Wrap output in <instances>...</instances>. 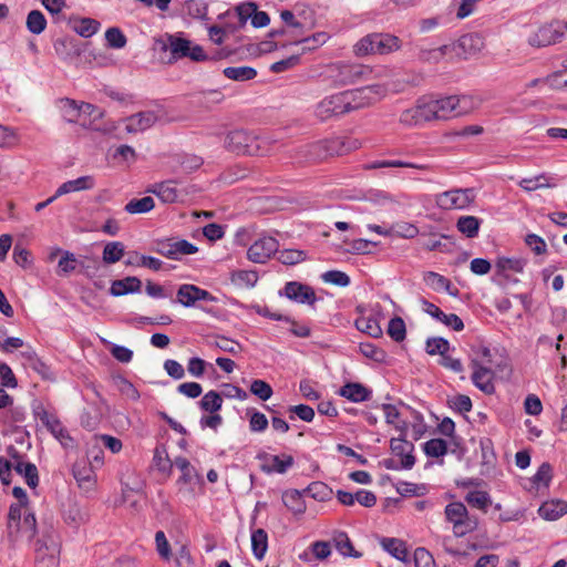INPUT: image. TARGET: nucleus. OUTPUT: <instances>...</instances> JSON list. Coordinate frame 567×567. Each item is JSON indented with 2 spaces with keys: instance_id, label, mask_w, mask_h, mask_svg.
I'll return each mask as SVG.
<instances>
[{
  "instance_id": "c9c22d12",
  "label": "nucleus",
  "mask_w": 567,
  "mask_h": 567,
  "mask_svg": "<svg viewBox=\"0 0 567 567\" xmlns=\"http://www.w3.org/2000/svg\"><path fill=\"white\" fill-rule=\"evenodd\" d=\"M251 549L257 559H262L268 549V535L265 529L258 528L251 533Z\"/></svg>"
},
{
  "instance_id": "0e129e2a",
  "label": "nucleus",
  "mask_w": 567,
  "mask_h": 567,
  "mask_svg": "<svg viewBox=\"0 0 567 567\" xmlns=\"http://www.w3.org/2000/svg\"><path fill=\"white\" fill-rule=\"evenodd\" d=\"M553 477V468L551 465L547 462L543 463L535 475L532 477V483L536 487L545 486L547 487Z\"/></svg>"
},
{
  "instance_id": "412c9836",
  "label": "nucleus",
  "mask_w": 567,
  "mask_h": 567,
  "mask_svg": "<svg viewBox=\"0 0 567 567\" xmlns=\"http://www.w3.org/2000/svg\"><path fill=\"white\" fill-rule=\"evenodd\" d=\"M423 305L426 313L441 321L445 326L451 327L454 331H462L464 329V323L457 315H446L437 306L426 300L423 301Z\"/></svg>"
},
{
  "instance_id": "864d4df0",
  "label": "nucleus",
  "mask_w": 567,
  "mask_h": 567,
  "mask_svg": "<svg viewBox=\"0 0 567 567\" xmlns=\"http://www.w3.org/2000/svg\"><path fill=\"white\" fill-rule=\"evenodd\" d=\"M518 185L526 192L553 187L545 174H539L530 178H523L518 182Z\"/></svg>"
},
{
  "instance_id": "6e6552de",
  "label": "nucleus",
  "mask_w": 567,
  "mask_h": 567,
  "mask_svg": "<svg viewBox=\"0 0 567 567\" xmlns=\"http://www.w3.org/2000/svg\"><path fill=\"white\" fill-rule=\"evenodd\" d=\"M473 188H455L436 195V205L444 210L464 209L474 202Z\"/></svg>"
},
{
  "instance_id": "20e7f679",
  "label": "nucleus",
  "mask_w": 567,
  "mask_h": 567,
  "mask_svg": "<svg viewBox=\"0 0 567 567\" xmlns=\"http://www.w3.org/2000/svg\"><path fill=\"white\" fill-rule=\"evenodd\" d=\"M225 147L237 155L265 156L269 146L267 142L251 132L235 130L225 138Z\"/></svg>"
},
{
  "instance_id": "a878e982",
  "label": "nucleus",
  "mask_w": 567,
  "mask_h": 567,
  "mask_svg": "<svg viewBox=\"0 0 567 567\" xmlns=\"http://www.w3.org/2000/svg\"><path fill=\"white\" fill-rule=\"evenodd\" d=\"M142 281L137 277H126L124 279L114 280L110 288V293L114 297L124 296L127 293L140 292Z\"/></svg>"
},
{
  "instance_id": "e2e57ef3",
  "label": "nucleus",
  "mask_w": 567,
  "mask_h": 567,
  "mask_svg": "<svg viewBox=\"0 0 567 567\" xmlns=\"http://www.w3.org/2000/svg\"><path fill=\"white\" fill-rule=\"evenodd\" d=\"M360 351L364 357L373 360L374 362L384 363L386 361V357H388L386 352L384 350L378 348L373 343H370V342L360 343Z\"/></svg>"
},
{
  "instance_id": "79ce46f5",
  "label": "nucleus",
  "mask_w": 567,
  "mask_h": 567,
  "mask_svg": "<svg viewBox=\"0 0 567 567\" xmlns=\"http://www.w3.org/2000/svg\"><path fill=\"white\" fill-rule=\"evenodd\" d=\"M21 357L25 360V363L33 369L35 372L41 374L43 378L50 377V368L47 365L33 350H27L21 352Z\"/></svg>"
},
{
  "instance_id": "ea45409f",
  "label": "nucleus",
  "mask_w": 567,
  "mask_h": 567,
  "mask_svg": "<svg viewBox=\"0 0 567 567\" xmlns=\"http://www.w3.org/2000/svg\"><path fill=\"white\" fill-rule=\"evenodd\" d=\"M223 74L229 80L244 82L255 79L257 71L251 66H228Z\"/></svg>"
},
{
  "instance_id": "3c124183",
  "label": "nucleus",
  "mask_w": 567,
  "mask_h": 567,
  "mask_svg": "<svg viewBox=\"0 0 567 567\" xmlns=\"http://www.w3.org/2000/svg\"><path fill=\"white\" fill-rule=\"evenodd\" d=\"M445 519L452 525L468 515L466 506L462 502H452L445 506Z\"/></svg>"
},
{
  "instance_id": "bf43d9fd",
  "label": "nucleus",
  "mask_w": 567,
  "mask_h": 567,
  "mask_svg": "<svg viewBox=\"0 0 567 567\" xmlns=\"http://www.w3.org/2000/svg\"><path fill=\"white\" fill-rule=\"evenodd\" d=\"M391 236L402 237L406 239L414 238L419 234V229L415 225L400 221L390 227Z\"/></svg>"
},
{
  "instance_id": "1a4fd4ad",
  "label": "nucleus",
  "mask_w": 567,
  "mask_h": 567,
  "mask_svg": "<svg viewBox=\"0 0 567 567\" xmlns=\"http://www.w3.org/2000/svg\"><path fill=\"white\" fill-rule=\"evenodd\" d=\"M451 59L467 60L484 48V39L478 33H466L458 38L457 41L449 44Z\"/></svg>"
},
{
  "instance_id": "2eb2a0df",
  "label": "nucleus",
  "mask_w": 567,
  "mask_h": 567,
  "mask_svg": "<svg viewBox=\"0 0 567 567\" xmlns=\"http://www.w3.org/2000/svg\"><path fill=\"white\" fill-rule=\"evenodd\" d=\"M281 296L298 303L313 306L317 301V296L312 287L299 281H288L284 290L280 291Z\"/></svg>"
},
{
  "instance_id": "2f4dec72",
  "label": "nucleus",
  "mask_w": 567,
  "mask_h": 567,
  "mask_svg": "<svg viewBox=\"0 0 567 567\" xmlns=\"http://www.w3.org/2000/svg\"><path fill=\"white\" fill-rule=\"evenodd\" d=\"M332 542L337 550L346 557L359 558L361 553L357 551L346 532L337 530L333 533Z\"/></svg>"
},
{
  "instance_id": "4468645a",
  "label": "nucleus",
  "mask_w": 567,
  "mask_h": 567,
  "mask_svg": "<svg viewBox=\"0 0 567 567\" xmlns=\"http://www.w3.org/2000/svg\"><path fill=\"white\" fill-rule=\"evenodd\" d=\"M336 69L338 73L334 75V82L340 86L354 84L372 73L369 66L362 64L341 63Z\"/></svg>"
},
{
  "instance_id": "a19ab883",
  "label": "nucleus",
  "mask_w": 567,
  "mask_h": 567,
  "mask_svg": "<svg viewBox=\"0 0 567 567\" xmlns=\"http://www.w3.org/2000/svg\"><path fill=\"white\" fill-rule=\"evenodd\" d=\"M425 284L431 287L435 291L445 290L450 295L455 296L457 290L455 292L451 291V281L450 279L445 278L444 276L434 272V271H427L424 274L423 277Z\"/></svg>"
},
{
  "instance_id": "052dcab7",
  "label": "nucleus",
  "mask_w": 567,
  "mask_h": 567,
  "mask_svg": "<svg viewBox=\"0 0 567 567\" xmlns=\"http://www.w3.org/2000/svg\"><path fill=\"white\" fill-rule=\"evenodd\" d=\"M388 334L395 342H401L405 339L406 328L402 318L394 317L389 321L388 324Z\"/></svg>"
},
{
  "instance_id": "423d86ee",
  "label": "nucleus",
  "mask_w": 567,
  "mask_h": 567,
  "mask_svg": "<svg viewBox=\"0 0 567 567\" xmlns=\"http://www.w3.org/2000/svg\"><path fill=\"white\" fill-rule=\"evenodd\" d=\"M343 97L348 113L365 107L375 102L386 93V87L382 84H373L355 90L343 91Z\"/></svg>"
},
{
  "instance_id": "a18cd8bd",
  "label": "nucleus",
  "mask_w": 567,
  "mask_h": 567,
  "mask_svg": "<svg viewBox=\"0 0 567 567\" xmlns=\"http://www.w3.org/2000/svg\"><path fill=\"white\" fill-rule=\"evenodd\" d=\"M155 207L154 199L151 196H145L143 198H134L131 199L124 207L125 212L128 214H145L151 212Z\"/></svg>"
},
{
  "instance_id": "c756f323",
  "label": "nucleus",
  "mask_w": 567,
  "mask_h": 567,
  "mask_svg": "<svg viewBox=\"0 0 567 567\" xmlns=\"http://www.w3.org/2000/svg\"><path fill=\"white\" fill-rule=\"evenodd\" d=\"M95 186V179L91 175L81 176L76 179H71L59 186L56 195H65L73 192L92 189Z\"/></svg>"
},
{
  "instance_id": "69168bd1",
  "label": "nucleus",
  "mask_w": 567,
  "mask_h": 567,
  "mask_svg": "<svg viewBox=\"0 0 567 567\" xmlns=\"http://www.w3.org/2000/svg\"><path fill=\"white\" fill-rule=\"evenodd\" d=\"M195 285L184 284L179 286L177 290V299L176 301L183 305L184 307H193L196 302V295L194 293Z\"/></svg>"
},
{
  "instance_id": "6e6d98bb",
  "label": "nucleus",
  "mask_w": 567,
  "mask_h": 567,
  "mask_svg": "<svg viewBox=\"0 0 567 567\" xmlns=\"http://www.w3.org/2000/svg\"><path fill=\"white\" fill-rule=\"evenodd\" d=\"M278 260L284 265H297L307 259V254L299 249H278Z\"/></svg>"
},
{
  "instance_id": "58836bf2",
  "label": "nucleus",
  "mask_w": 567,
  "mask_h": 567,
  "mask_svg": "<svg viewBox=\"0 0 567 567\" xmlns=\"http://www.w3.org/2000/svg\"><path fill=\"white\" fill-rule=\"evenodd\" d=\"M465 501L471 507L477 508L484 513H486L488 506L493 504L491 495L485 491L478 489L468 492L465 496Z\"/></svg>"
},
{
  "instance_id": "b1692460",
  "label": "nucleus",
  "mask_w": 567,
  "mask_h": 567,
  "mask_svg": "<svg viewBox=\"0 0 567 567\" xmlns=\"http://www.w3.org/2000/svg\"><path fill=\"white\" fill-rule=\"evenodd\" d=\"M338 394L351 402L360 403L370 400L372 391L358 382H348L342 385Z\"/></svg>"
},
{
  "instance_id": "4c0bfd02",
  "label": "nucleus",
  "mask_w": 567,
  "mask_h": 567,
  "mask_svg": "<svg viewBox=\"0 0 567 567\" xmlns=\"http://www.w3.org/2000/svg\"><path fill=\"white\" fill-rule=\"evenodd\" d=\"M282 502L285 506L293 514H302L306 511V504L299 491H287L282 494Z\"/></svg>"
},
{
  "instance_id": "f3484780",
  "label": "nucleus",
  "mask_w": 567,
  "mask_h": 567,
  "mask_svg": "<svg viewBox=\"0 0 567 567\" xmlns=\"http://www.w3.org/2000/svg\"><path fill=\"white\" fill-rule=\"evenodd\" d=\"M471 365L474 370L472 374L474 385L486 394L494 393V372L492 367L480 363L477 359H473Z\"/></svg>"
},
{
  "instance_id": "f03ea898",
  "label": "nucleus",
  "mask_w": 567,
  "mask_h": 567,
  "mask_svg": "<svg viewBox=\"0 0 567 567\" xmlns=\"http://www.w3.org/2000/svg\"><path fill=\"white\" fill-rule=\"evenodd\" d=\"M61 544L52 522L43 520L34 544L35 567H59Z\"/></svg>"
},
{
  "instance_id": "39448f33",
  "label": "nucleus",
  "mask_w": 567,
  "mask_h": 567,
  "mask_svg": "<svg viewBox=\"0 0 567 567\" xmlns=\"http://www.w3.org/2000/svg\"><path fill=\"white\" fill-rule=\"evenodd\" d=\"M401 47V40L389 33H370L361 38L353 47L357 56L371 54H389L398 51Z\"/></svg>"
},
{
  "instance_id": "de8ad7c7",
  "label": "nucleus",
  "mask_w": 567,
  "mask_h": 567,
  "mask_svg": "<svg viewBox=\"0 0 567 567\" xmlns=\"http://www.w3.org/2000/svg\"><path fill=\"white\" fill-rule=\"evenodd\" d=\"M27 29L33 34L42 33L47 28V19L39 10H32L27 16Z\"/></svg>"
},
{
  "instance_id": "393cba45",
  "label": "nucleus",
  "mask_w": 567,
  "mask_h": 567,
  "mask_svg": "<svg viewBox=\"0 0 567 567\" xmlns=\"http://www.w3.org/2000/svg\"><path fill=\"white\" fill-rule=\"evenodd\" d=\"M258 458H270L271 465L262 464L260 466L261 471L267 474L272 472L284 474L293 465L295 462L291 455H284V457H280L278 455L269 456L268 454L264 453L259 454Z\"/></svg>"
},
{
  "instance_id": "5fc2aeb1",
  "label": "nucleus",
  "mask_w": 567,
  "mask_h": 567,
  "mask_svg": "<svg viewBox=\"0 0 567 567\" xmlns=\"http://www.w3.org/2000/svg\"><path fill=\"white\" fill-rule=\"evenodd\" d=\"M426 456L441 457L447 453V444L443 439H431L423 445Z\"/></svg>"
},
{
  "instance_id": "5701e85b",
  "label": "nucleus",
  "mask_w": 567,
  "mask_h": 567,
  "mask_svg": "<svg viewBox=\"0 0 567 567\" xmlns=\"http://www.w3.org/2000/svg\"><path fill=\"white\" fill-rule=\"evenodd\" d=\"M157 121V115L152 111L140 112L126 118V131L128 133L143 132L152 127Z\"/></svg>"
},
{
  "instance_id": "13d9d810",
  "label": "nucleus",
  "mask_w": 567,
  "mask_h": 567,
  "mask_svg": "<svg viewBox=\"0 0 567 567\" xmlns=\"http://www.w3.org/2000/svg\"><path fill=\"white\" fill-rule=\"evenodd\" d=\"M99 28L100 23L96 20L91 18H83L74 24L73 29L79 35L83 38H90L97 32Z\"/></svg>"
},
{
  "instance_id": "9b49d317",
  "label": "nucleus",
  "mask_w": 567,
  "mask_h": 567,
  "mask_svg": "<svg viewBox=\"0 0 567 567\" xmlns=\"http://www.w3.org/2000/svg\"><path fill=\"white\" fill-rule=\"evenodd\" d=\"M34 416L39 419L48 431H50V433L64 446H69V443L73 442L68 430L62 425L59 417L55 414L48 412L42 405L34 409Z\"/></svg>"
},
{
  "instance_id": "680f3d73",
  "label": "nucleus",
  "mask_w": 567,
  "mask_h": 567,
  "mask_svg": "<svg viewBox=\"0 0 567 567\" xmlns=\"http://www.w3.org/2000/svg\"><path fill=\"white\" fill-rule=\"evenodd\" d=\"M80 104L72 99H62L61 100V110L63 112L64 118L70 123L78 122L81 113H80Z\"/></svg>"
},
{
  "instance_id": "c03bdc74",
  "label": "nucleus",
  "mask_w": 567,
  "mask_h": 567,
  "mask_svg": "<svg viewBox=\"0 0 567 567\" xmlns=\"http://www.w3.org/2000/svg\"><path fill=\"white\" fill-rule=\"evenodd\" d=\"M199 406L205 412L216 413L223 406V398L217 391L210 390L204 394L199 401Z\"/></svg>"
},
{
  "instance_id": "7ed1b4c3",
  "label": "nucleus",
  "mask_w": 567,
  "mask_h": 567,
  "mask_svg": "<svg viewBox=\"0 0 567 567\" xmlns=\"http://www.w3.org/2000/svg\"><path fill=\"white\" fill-rule=\"evenodd\" d=\"M359 147L357 140L333 137L318 141L305 146V158L309 162H321L332 156H342Z\"/></svg>"
},
{
  "instance_id": "774afa93",
  "label": "nucleus",
  "mask_w": 567,
  "mask_h": 567,
  "mask_svg": "<svg viewBox=\"0 0 567 567\" xmlns=\"http://www.w3.org/2000/svg\"><path fill=\"white\" fill-rule=\"evenodd\" d=\"M415 567H435V560L432 554L424 547H417L414 550Z\"/></svg>"
},
{
  "instance_id": "8fccbe9b",
  "label": "nucleus",
  "mask_w": 567,
  "mask_h": 567,
  "mask_svg": "<svg viewBox=\"0 0 567 567\" xmlns=\"http://www.w3.org/2000/svg\"><path fill=\"white\" fill-rule=\"evenodd\" d=\"M124 245L121 241H111L104 246L103 261L105 264H115L124 256Z\"/></svg>"
},
{
  "instance_id": "f704fd0d",
  "label": "nucleus",
  "mask_w": 567,
  "mask_h": 567,
  "mask_svg": "<svg viewBox=\"0 0 567 567\" xmlns=\"http://www.w3.org/2000/svg\"><path fill=\"white\" fill-rule=\"evenodd\" d=\"M481 219L475 216H461L457 219L456 228L467 238H475L478 235Z\"/></svg>"
},
{
  "instance_id": "49530a36",
  "label": "nucleus",
  "mask_w": 567,
  "mask_h": 567,
  "mask_svg": "<svg viewBox=\"0 0 567 567\" xmlns=\"http://www.w3.org/2000/svg\"><path fill=\"white\" fill-rule=\"evenodd\" d=\"M176 466L182 475L178 478V483L182 484H190L195 476H197V472L195 467L189 463V461L183 456H178L174 460L173 466Z\"/></svg>"
},
{
  "instance_id": "7c9ffc66",
  "label": "nucleus",
  "mask_w": 567,
  "mask_h": 567,
  "mask_svg": "<svg viewBox=\"0 0 567 567\" xmlns=\"http://www.w3.org/2000/svg\"><path fill=\"white\" fill-rule=\"evenodd\" d=\"M526 261L522 258L498 257L495 262L497 276L508 278L509 272H522Z\"/></svg>"
},
{
  "instance_id": "4be33fe9",
  "label": "nucleus",
  "mask_w": 567,
  "mask_h": 567,
  "mask_svg": "<svg viewBox=\"0 0 567 567\" xmlns=\"http://www.w3.org/2000/svg\"><path fill=\"white\" fill-rule=\"evenodd\" d=\"M12 457L16 461L13 464L14 471L24 477L30 488H35L39 485V472L35 464L23 461L18 453L13 454Z\"/></svg>"
},
{
  "instance_id": "6ab92c4d",
  "label": "nucleus",
  "mask_w": 567,
  "mask_h": 567,
  "mask_svg": "<svg viewBox=\"0 0 567 567\" xmlns=\"http://www.w3.org/2000/svg\"><path fill=\"white\" fill-rule=\"evenodd\" d=\"M72 473L81 488L91 489L95 484L93 465L85 458L78 460L72 467Z\"/></svg>"
},
{
  "instance_id": "37998d69",
  "label": "nucleus",
  "mask_w": 567,
  "mask_h": 567,
  "mask_svg": "<svg viewBox=\"0 0 567 567\" xmlns=\"http://www.w3.org/2000/svg\"><path fill=\"white\" fill-rule=\"evenodd\" d=\"M354 324L359 331L364 332L372 338H379L382 336V329L375 318L361 317L355 320Z\"/></svg>"
},
{
  "instance_id": "0eeeda50",
  "label": "nucleus",
  "mask_w": 567,
  "mask_h": 567,
  "mask_svg": "<svg viewBox=\"0 0 567 567\" xmlns=\"http://www.w3.org/2000/svg\"><path fill=\"white\" fill-rule=\"evenodd\" d=\"M567 35V21L551 20L543 24L529 37L528 43L542 48L556 44Z\"/></svg>"
},
{
  "instance_id": "72a5a7b5",
  "label": "nucleus",
  "mask_w": 567,
  "mask_h": 567,
  "mask_svg": "<svg viewBox=\"0 0 567 567\" xmlns=\"http://www.w3.org/2000/svg\"><path fill=\"white\" fill-rule=\"evenodd\" d=\"M230 281L239 288H252L258 281V272L255 270H234L230 272Z\"/></svg>"
},
{
  "instance_id": "dca6fc26",
  "label": "nucleus",
  "mask_w": 567,
  "mask_h": 567,
  "mask_svg": "<svg viewBox=\"0 0 567 567\" xmlns=\"http://www.w3.org/2000/svg\"><path fill=\"white\" fill-rule=\"evenodd\" d=\"M148 192L155 194L165 204L184 202L188 195L186 188H178L173 179L155 184Z\"/></svg>"
},
{
  "instance_id": "ddd939ff",
  "label": "nucleus",
  "mask_w": 567,
  "mask_h": 567,
  "mask_svg": "<svg viewBox=\"0 0 567 567\" xmlns=\"http://www.w3.org/2000/svg\"><path fill=\"white\" fill-rule=\"evenodd\" d=\"M344 114L348 111L342 92L324 97L316 106V115L321 121Z\"/></svg>"
},
{
  "instance_id": "603ef678",
  "label": "nucleus",
  "mask_w": 567,
  "mask_h": 567,
  "mask_svg": "<svg viewBox=\"0 0 567 567\" xmlns=\"http://www.w3.org/2000/svg\"><path fill=\"white\" fill-rule=\"evenodd\" d=\"M154 466L163 474L169 475L174 461L172 462L164 447H156L153 456Z\"/></svg>"
},
{
  "instance_id": "aec40b11",
  "label": "nucleus",
  "mask_w": 567,
  "mask_h": 567,
  "mask_svg": "<svg viewBox=\"0 0 567 567\" xmlns=\"http://www.w3.org/2000/svg\"><path fill=\"white\" fill-rule=\"evenodd\" d=\"M190 41L174 34H167V41L162 43V50L171 52L168 63L186 58L189 51Z\"/></svg>"
},
{
  "instance_id": "9d476101",
  "label": "nucleus",
  "mask_w": 567,
  "mask_h": 567,
  "mask_svg": "<svg viewBox=\"0 0 567 567\" xmlns=\"http://www.w3.org/2000/svg\"><path fill=\"white\" fill-rule=\"evenodd\" d=\"M38 533L34 513L25 512L23 518L17 522L16 530L7 523V539L10 547H16L22 539L32 540Z\"/></svg>"
},
{
  "instance_id": "f8f14e48",
  "label": "nucleus",
  "mask_w": 567,
  "mask_h": 567,
  "mask_svg": "<svg viewBox=\"0 0 567 567\" xmlns=\"http://www.w3.org/2000/svg\"><path fill=\"white\" fill-rule=\"evenodd\" d=\"M279 249L276 238L266 236L256 240L247 250V258L256 264L267 262Z\"/></svg>"
},
{
  "instance_id": "e433bc0d",
  "label": "nucleus",
  "mask_w": 567,
  "mask_h": 567,
  "mask_svg": "<svg viewBox=\"0 0 567 567\" xmlns=\"http://www.w3.org/2000/svg\"><path fill=\"white\" fill-rule=\"evenodd\" d=\"M445 56H449L451 59L449 44H444L433 49H420L417 53V59L420 61L430 63H437Z\"/></svg>"
},
{
  "instance_id": "338daca9",
  "label": "nucleus",
  "mask_w": 567,
  "mask_h": 567,
  "mask_svg": "<svg viewBox=\"0 0 567 567\" xmlns=\"http://www.w3.org/2000/svg\"><path fill=\"white\" fill-rule=\"evenodd\" d=\"M177 163L182 172L189 174L199 168L203 165L204 161L202 157L197 155L185 154L177 158Z\"/></svg>"
},
{
  "instance_id": "bb28decb",
  "label": "nucleus",
  "mask_w": 567,
  "mask_h": 567,
  "mask_svg": "<svg viewBox=\"0 0 567 567\" xmlns=\"http://www.w3.org/2000/svg\"><path fill=\"white\" fill-rule=\"evenodd\" d=\"M53 48L58 56L63 60L81 54V48L74 38L63 37L54 41Z\"/></svg>"
},
{
  "instance_id": "473e14b6",
  "label": "nucleus",
  "mask_w": 567,
  "mask_h": 567,
  "mask_svg": "<svg viewBox=\"0 0 567 567\" xmlns=\"http://www.w3.org/2000/svg\"><path fill=\"white\" fill-rule=\"evenodd\" d=\"M381 546L385 551L391 554L394 558L400 561L408 560V549L405 543L398 538L383 537L380 542Z\"/></svg>"
},
{
  "instance_id": "c85d7f7f",
  "label": "nucleus",
  "mask_w": 567,
  "mask_h": 567,
  "mask_svg": "<svg viewBox=\"0 0 567 567\" xmlns=\"http://www.w3.org/2000/svg\"><path fill=\"white\" fill-rule=\"evenodd\" d=\"M538 514L544 519L556 520L567 514V502L560 499L545 502L538 508Z\"/></svg>"
},
{
  "instance_id": "a211bd4d",
  "label": "nucleus",
  "mask_w": 567,
  "mask_h": 567,
  "mask_svg": "<svg viewBox=\"0 0 567 567\" xmlns=\"http://www.w3.org/2000/svg\"><path fill=\"white\" fill-rule=\"evenodd\" d=\"M390 449L396 455L401 457V467L410 470L415 464V457L412 454L414 445L408 442L403 436L393 437L390 441Z\"/></svg>"
},
{
  "instance_id": "cd10ccee",
  "label": "nucleus",
  "mask_w": 567,
  "mask_h": 567,
  "mask_svg": "<svg viewBox=\"0 0 567 567\" xmlns=\"http://www.w3.org/2000/svg\"><path fill=\"white\" fill-rule=\"evenodd\" d=\"M225 95L219 90L202 91L193 95V103L204 110H212L215 105L221 103Z\"/></svg>"
},
{
  "instance_id": "f257e3e1",
  "label": "nucleus",
  "mask_w": 567,
  "mask_h": 567,
  "mask_svg": "<svg viewBox=\"0 0 567 567\" xmlns=\"http://www.w3.org/2000/svg\"><path fill=\"white\" fill-rule=\"evenodd\" d=\"M464 100L465 97L460 99L456 95L441 99L420 97L414 107L402 112L400 122L405 125H419L422 122L460 116L466 112V109L461 105Z\"/></svg>"
},
{
  "instance_id": "09e8293b",
  "label": "nucleus",
  "mask_w": 567,
  "mask_h": 567,
  "mask_svg": "<svg viewBox=\"0 0 567 567\" xmlns=\"http://www.w3.org/2000/svg\"><path fill=\"white\" fill-rule=\"evenodd\" d=\"M478 527V518L474 515H467L453 524V533L456 537H463Z\"/></svg>"
},
{
  "instance_id": "4d7b16f0",
  "label": "nucleus",
  "mask_w": 567,
  "mask_h": 567,
  "mask_svg": "<svg viewBox=\"0 0 567 567\" xmlns=\"http://www.w3.org/2000/svg\"><path fill=\"white\" fill-rule=\"evenodd\" d=\"M426 353L430 355L440 354V358L450 350V342L442 337H433L426 340Z\"/></svg>"
}]
</instances>
